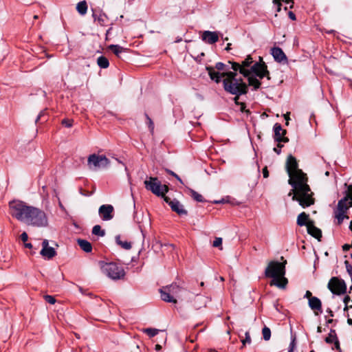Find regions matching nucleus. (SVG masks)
I'll list each match as a JSON object with an SVG mask.
<instances>
[{
  "label": "nucleus",
  "mask_w": 352,
  "mask_h": 352,
  "mask_svg": "<svg viewBox=\"0 0 352 352\" xmlns=\"http://www.w3.org/2000/svg\"><path fill=\"white\" fill-rule=\"evenodd\" d=\"M274 138L275 140L278 142H287L289 139L286 137H284L286 133V130L283 129L282 126L280 124H275L274 125Z\"/></svg>",
  "instance_id": "16"
},
{
  "label": "nucleus",
  "mask_w": 352,
  "mask_h": 352,
  "mask_svg": "<svg viewBox=\"0 0 352 352\" xmlns=\"http://www.w3.org/2000/svg\"><path fill=\"white\" fill-rule=\"evenodd\" d=\"M280 7H281V3H278V4H277V12L280 11V9H281Z\"/></svg>",
  "instance_id": "52"
},
{
  "label": "nucleus",
  "mask_w": 352,
  "mask_h": 352,
  "mask_svg": "<svg viewBox=\"0 0 352 352\" xmlns=\"http://www.w3.org/2000/svg\"><path fill=\"white\" fill-rule=\"evenodd\" d=\"M245 339H243V340H241L242 344H243V346L245 345V344H247V343H248V344H250V343H251V341H252L251 338H250V333H249L248 331H247V332L245 333Z\"/></svg>",
  "instance_id": "35"
},
{
  "label": "nucleus",
  "mask_w": 352,
  "mask_h": 352,
  "mask_svg": "<svg viewBox=\"0 0 352 352\" xmlns=\"http://www.w3.org/2000/svg\"><path fill=\"white\" fill-rule=\"evenodd\" d=\"M317 331H318V333H321V332H322V327H320V326H319V327H318V328H317Z\"/></svg>",
  "instance_id": "55"
},
{
  "label": "nucleus",
  "mask_w": 352,
  "mask_h": 352,
  "mask_svg": "<svg viewBox=\"0 0 352 352\" xmlns=\"http://www.w3.org/2000/svg\"><path fill=\"white\" fill-rule=\"evenodd\" d=\"M347 322L349 324H352V319H348Z\"/></svg>",
  "instance_id": "57"
},
{
  "label": "nucleus",
  "mask_w": 352,
  "mask_h": 352,
  "mask_svg": "<svg viewBox=\"0 0 352 352\" xmlns=\"http://www.w3.org/2000/svg\"><path fill=\"white\" fill-rule=\"evenodd\" d=\"M244 108H245V104L241 103V111H243Z\"/></svg>",
  "instance_id": "56"
},
{
  "label": "nucleus",
  "mask_w": 352,
  "mask_h": 352,
  "mask_svg": "<svg viewBox=\"0 0 352 352\" xmlns=\"http://www.w3.org/2000/svg\"><path fill=\"white\" fill-rule=\"evenodd\" d=\"M347 190L344 197L341 199L334 210V217L338 225L341 224L344 219H349L346 214L348 210L352 207V184L347 185Z\"/></svg>",
  "instance_id": "6"
},
{
  "label": "nucleus",
  "mask_w": 352,
  "mask_h": 352,
  "mask_svg": "<svg viewBox=\"0 0 352 352\" xmlns=\"http://www.w3.org/2000/svg\"><path fill=\"white\" fill-rule=\"evenodd\" d=\"M280 1L281 0H273V3L277 5L278 4V3H280Z\"/></svg>",
  "instance_id": "54"
},
{
  "label": "nucleus",
  "mask_w": 352,
  "mask_h": 352,
  "mask_svg": "<svg viewBox=\"0 0 352 352\" xmlns=\"http://www.w3.org/2000/svg\"><path fill=\"white\" fill-rule=\"evenodd\" d=\"M116 241L118 245H120L122 248L125 250H129L131 248V244L129 242L127 241H122L121 240L120 236H117L116 237Z\"/></svg>",
  "instance_id": "29"
},
{
  "label": "nucleus",
  "mask_w": 352,
  "mask_h": 352,
  "mask_svg": "<svg viewBox=\"0 0 352 352\" xmlns=\"http://www.w3.org/2000/svg\"><path fill=\"white\" fill-rule=\"evenodd\" d=\"M314 296H312V294L310 291H307L305 295V298H308L309 300L314 298Z\"/></svg>",
  "instance_id": "43"
},
{
  "label": "nucleus",
  "mask_w": 352,
  "mask_h": 352,
  "mask_svg": "<svg viewBox=\"0 0 352 352\" xmlns=\"http://www.w3.org/2000/svg\"><path fill=\"white\" fill-rule=\"evenodd\" d=\"M214 69V70L215 71V69L218 70V71H225L226 70V66L224 63H221V62H219L217 63H216L214 67H212Z\"/></svg>",
  "instance_id": "33"
},
{
  "label": "nucleus",
  "mask_w": 352,
  "mask_h": 352,
  "mask_svg": "<svg viewBox=\"0 0 352 352\" xmlns=\"http://www.w3.org/2000/svg\"><path fill=\"white\" fill-rule=\"evenodd\" d=\"M62 124L65 125L66 127H71L73 124V121L72 120L65 119L62 121Z\"/></svg>",
  "instance_id": "38"
},
{
  "label": "nucleus",
  "mask_w": 352,
  "mask_h": 352,
  "mask_svg": "<svg viewBox=\"0 0 352 352\" xmlns=\"http://www.w3.org/2000/svg\"><path fill=\"white\" fill-rule=\"evenodd\" d=\"M109 164V159L103 155L91 154L87 159L89 168L94 170L105 168Z\"/></svg>",
  "instance_id": "10"
},
{
  "label": "nucleus",
  "mask_w": 352,
  "mask_h": 352,
  "mask_svg": "<svg viewBox=\"0 0 352 352\" xmlns=\"http://www.w3.org/2000/svg\"><path fill=\"white\" fill-rule=\"evenodd\" d=\"M97 63L100 67L103 69L107 68L109 65L108 59L102 56L98 58Z\"/></svg>",
  "instance_id": "28"
},
{
  "label": "nucleus",
  "mask_w": 352,
  "mask_h": 352,
  "mask_svg": "<svg viewBox=\"0 0 352 352\" xmlns=\"http://www.w3.org/2000/svg\"><path fill=\"white\" fill-rule=\"evenodd\" d=\"M38 18V16L37 15H34V19H36Z\"/></svg>",
  "instance_id": "62"
},
{
  "label": "nucleus",
  "mask_w": 352,
  "mask_h": 352,
  "mask_svg": "<svg viewBox=\"0 0 352 352\" xmlns=\"http://www.w3.org/2000/svg\"><path fill=\"white\" fill-rule=\"evenodd\" d=\"M262 334L263 339L266 341L269 340L271 338V331L270 328L265 326L262 329Z\"/></svg>",
  "instance_id": "31"
},
{
  "label": "nucleus",
  "mask_w": 352,
  "mask_h": 352,
  "mask_svg": "<svg viewBox=\"0 0 352 352\" xmlns=\"http://www.w3.org/2000/svg\"><path fill=\"white\" fill-rule=\"evenodd\" d=\"M87 3L85 1H80L76 5V10L81 15H85L87 12Z\"/></svg>",
  "instance_id": "26"
},
{
  "label": "nucleus",
  "mask_w": 352,
  "mask_h": 352,
  "mask_svg": "<svg viewBox=\"0 0 352 352\" xmlns=\"http://www.w3.org/2000/svg\"><path fill=\"white\" fill-rule=\"evenodd\" d=\"M41 115L40 114V115L38 116V118H37V119H36V122H38V120L41 118Z\"/></svg>",
  "instance_id": "59"
},
{
  "label": "nucleus",
  "mask_w": 352,
  "mask_h": 352,
  "mask_svg": "<svg viewBox=\"0 0 352 352\" xmlns=\"http://www.w3.org/2000/svg\"><path fill=\"white\" fill-rule=\"evenodd\" d=\"M349 274L352 276V266H346Z\"/></svg>",
  "instance_id": "49"
},
{
  "label": "nucleus",
  "mask_w": 352,
  "mask_h": 352,
  "mask_svg": "<svg viewBox=\"0 0 352 352\" xmlns=\"http://www.w3.org/2000/svg\"><path fill=\"white\" fill-rule=\"evenodd\" d=\"M45 300L50 304L54 305L56 302V299L52 296L46 295L44 296Z\"/></svg>",
  "instance_id": "37"
},
{
  "label": "nucleus",
  "mask_w": 352,
  "mask_h": 352,
  "mask_svg": "<svg viewBox=\"0 0 352 352\" xmlns=\"http://www.w3.org/2000/svg\"><path fill=\"white\" fill-rule=\"evenodd\" d=\"M329 314H331V316H333L332 311L329 310Z\"/></svg>",
  "instance_id": "60"
},
{
  "label": "nucleus",
  "mask_w": 352,
  "mask_h": 352,
  "mask_svg": "<svg viewBox=\"0 0 352 352\" xmlns=\"http://www.w3.org/2000/svg\"><path fill=\"white\" fill-rule=\"evenodd\" d=\"M188 192L189 195L197 201L203 202L204 201V197L201 195L196 192L195 190L188 188Z\"/></svg>",
  "instance_id": "27"
},
{
  "label": "nucleus",
  "mask_w": 352,
  "mask_h": 352,
  "mask_svg": "<svg viewBox=\"0 0 352 352\" xmlns=\"http://www.w3.org/2000/svg\"><path fill=\"white\" fill-rule=\"evenodd\" d=\"M145 188L151 191L154 195L158 197H163L164 198L166 192H168V187L166 185H162L157 177H150L144 182Z\"/></svg>",
  "instance_id": "8"
},
{
  "label": "nucleus",
  "mask_w": 352,
  "mask_h": 352,
  "mask_svg": "<svg viewBox=\"0 0 352 352\" xmlns=\"http://www.w3.org/2000/svg\"><path fill=\"white\" fill-rule=\"evenodd\" d=\"M40 254L44 258L51 259L56 256V252L54 248L49 246L48 240L44 239L42 242V250Z\"/></svg>",
  "instance_id": "13"
},
{
  "label": "nucleus",
  "mask_w": 352,
  "mask_h": 352,
  "mask_svg": "<svg viewBox=\"0 0 352 352\" xmlns=\"http://www.w3.org/2000/svg\"><path fill=\"white\" fill-rule=\"evenodd\" d=\"M328 289L336 295H342L346 292L345 282L338 277H332L328 283Z\"/></svg>",
  "instance_id": "11"
},
{
  "label": "nucleus",
  "mask_w": 352,
  "mask_h": 352,
  "mask_svg": "<svg viewBox=\"0 0 352 352\" xmlns=\"http://www.w3.org/2000/svg\"><path fill=\"white\" fill-rule=\"evenodd\" d=\"M108 48L118 57L121 58V54L126 52L127 49L124 48L118 45H110Z\"/></svg>",
  "instance_id": "22"
},
{
  "label": "nucleus",
  "mask_w": 352,
  "mask_h": 352,
  "mask_svg": "<svg viewBox=\"0 0 352 352\" xmlns=\"http://www.w3.org/2000/svg\"><path fill=\"white\" fill-rule=\"evenodd\" d=\"M231 43H228L226 50L229 51L230 50Z\"/></svg>",
  "instance_id": "53"
},
{
  "label": "nucleus",
  "mask_w": 352,
  "mask_h": 352,
  "mask_svg": "<svg viewBox=\"0 0 352 352\" xmlns=\"http://www.w3.org/2000/svg\"><path fill=\"white\" fill-rule=\"evenodd\" d=\"M222 239L221 237H217L215 238L214 241H213V246L215 248H220L221 250H222Z\"/></svg>",
  "instance_id": "34"
},
{
  "label": "nucleus",
  "mask_w": 352,
  "mask_h": 352,
  "mask_svg": "<svg viewBox=\"0 0 352 352\" xmlns=\"http://www.w3.org/2000/svg\"><path fill=\"white\" fill-rule=\"evenodd\" d=\"M202 40L208 44H213L218 41L219 35L217 32L204 31L201 36Z\"/></svg>",
  "instance_id": "17"
},
{
  "label": "nucleus",
  "mask_w": 352,
  "mask_h": 352,
  "mask_svg": "<svg viewBox=\"0 0 352 352\" xmlns=\"http://www.w3.org/2000/svg\"><path fill=\"white\" fill-rule=\"evenodd\" d=\"M312 221H310L309 219V215L307 214L305 212L299 214L297 217V224L300 226H306L307 227V224Z\"/></svg>",
  "instance_id": "21"
},
{
  "label": "nucleus",
  "mask_w": 352,
  "mask_h": 352,
  "mask_svg": "<svg viewBox=\"0 0 352 352\" xmlns=\"http://www.w3.org/2000/svg\"><path fill=\"white\" fill-rule=\"evenodd\" d=\"M272 55L274 60L278 63H287V58L281 48L275 47L272 49Z\"/></svg>",
  "instance_id": "18"
},
{
  "label": "nucleus",
  "mask_w": 352,
  "mask_h": 352,
  "mask_svg": "<svg viewBox=\"0 0 352 352\" xmlns=\"http://www.w3.org/2000/svg\"><path fill=\"white\" fill-rule=\"evenodd\" d=\"M92 16L94 22L100 26H106L109 23V17L101 10H93Z\"/></svg>",
  "instance_id": "15"
},
{
  "label": "nucleus",
  "mask_w": 352,
  "mask_h": 352,
  "mask_svg": "<svg viewBox=\"0 0 352 352\" xmlns=\"http://www.w3.org/2000/svg\"><path fill=\"white\" fill-rule=\"evenodd\" d=\"M232 65L233 72H239L244 77L248 78V85L253 87L254 89H258L261 86L260 80L266 77L270 80V72L263 58L259 57V61L254 63L251 56H248L241 63L229 62Z\"/></svg>",
  "instance_id": "2"
},
{
  "label": "nucleus",
  "mask_w": 352,
  "mask_h": 352,
  "mask_svg": "<svg viewBox=\"0 0 352 352\" xmlns=\"http://www.w3.org/2000/svg\"><path fill=\"white\" fill-rule=\"evenodd\" d=\"M220 280L223 281L224 280L223 277H220Z\"/></svg>",
  "instance_id": "61"
},
{
  "label": "nucleus",
  "mask_w": 352,
  "mask_h": 352,
  "mask_svg": "<svg viewBox=\"0 0 352 352\" xmlns=\"http://www.w3.org/2000/svg\"><path fill=\"white\" fill-rule=\"evenodd\" d=\"M263 177H264L265 178L268 177V176H269V172H268V170H267V166H265V168H263Z\"/></svg>",
  "instance_id": "41"
},
{
  "label": "nucleus",
  "mask_w": 352,
  "mask_h": 352,
  "mask_svg": "<svg viewBox=\"0 0 352 352\" xmlns=\"http://www.w3.org/2000/svg\"><path fill=\"white\" fill-rule=\"evenodd\" d=\"M146 118L148 120V124L149 129H150L151 132L153 133V130H154L153 122L152 121V120L150 118V117L147 114H146Z\"/></svg>",
  "instance_id": "36"
},
{
  "label": "nucleus",
  "mask_w": 352,
  "mask_h": 352,
  "mask_svg": "<svg viewBox=\"0 0 352 352\" xmlns=\"http://www.w3.org/2000/svg\"><path fill=\"white\" fill-rule=\"evenodd\" d=\"M295 338L293 339V340L292 341V342L290 343L289 344V349H292V351H294V348H295Z\"/></svg>",
  "instance_id": "46"
},
{
  "label": "nucleus",
  "mask_w": 352,
  "mask_h": 352,
  "mask_svg": "<svg viewBox=\"0 0 352 352\" xmlns=\"http://www.w3.org/2000/svg\"><path fill=\"white\" fill-rule=\"evenodd\" d=\"M59 206H60V208H63V205H62V204L60 202H59Z\"/></svg>",
  "instance_id": "63"
},
{
  "label": "nucleus",
  "mask_w": 352,
  "mask_h": 352,
  "mask_svg": "<svg viewBox=\"0 0 352 352\" xmlns=\"http://www.w3.org/2000/svg\"><path fill=\"white\" fill-rule=\"evenodd\" d=\"M208 75L211 80L219 83L222 78L223 88L226 91L235 95L234 101L237 103L239 96L248 92V86L242 78H237V73L234 72H226L220 73L214 71L212 67H206Z\"/></svg>",
  "instance_id": "4"
},
{
  "label": "nucleus",
  "mask_w": 352,
  "mask_h": 352,
  "mask_svg": "<svg viewBox=\"0 0 352 352\" xmlns=\"http://www.w3.org/2000/svg\"><path fill=\"white\" fill-rule=\"evenodd\" d=\"M77 243L80 248L85 252H90L92 250L91 244L85 239H78Z\"/></svg>",
  "instance_id": "24"
},
{
  "label": "nucleus",
  "mask_w": 352,
  "mask_h": 352,
  "mask_svg": "<svg viewBox=\"0 0 352 352\" xmlns=\"http://www.w3.org/2000/svg\"><path fill=\"white\" fill-rule=\"evenodd\" d=\"M307 232L310 235H311L312 236H314V238L317 239L319 241L320 240V238L322 237V232L319 228H316L314 226V221L309 222L307 224Z\"/></svg>",
  "instance_id": "19"
},
{
  "label": "nucleus",
  "mask_w": 352,
  "mask_h": 352,
  "mask_svg": "<svg viewBox=\"0 0 352 352\" xmlns=\"http://www.w3.org/2000/svg\"><path fill=\"white\" fill-rule=\"evenodd\" d=\"M164 201L168 204L171 209L177 212L178 214H186L187 211L184 209L183 205L177 200H171L168 197H164Z\"/></svg>",
  "instance_id": "14"
},
{
  "label": "nucleus",
  "mask_w": 352,
  "mask_h": 352,
  "mask_svg": "<svg viewBox=\"0 0 352 352\" xmlns=\"http://www.w3.org/2000/svg\"><path fill=\"white\" fill-rule=\"evenodd\" d=\"M283 146L278 142V148H274V151L277 153V154H279L280 153V148L282 147Z\"/></svg>",
  "instance_id": "44"
},
{
  "label": "nucleus",
  "mask_w": 352,
  "mask_h": 352,
  "mask_svg": "<svg viewBox=\"0 0 352 352\" xmlns=\"http://www.w3.org/2000/svg\"><path fill=\"white\" fill-rule=\"evenodd\" d=\"M350 300V297L349 296H346L344 298V300H343V302L345 305H347L348 302H349Z\"/></svg>",
  "instance_id": "48"
},
{
  "label": "nucleus",
  "mask_w": 352,
  "mask_h": 352,
  "mask_svg": "<svg viewBox=\"0 0 352 352\" xmlns=\"http://www.w3.org/2000/svg\"><path fill=\"white\" fill-rule=\"evenodd\" d=\"M288 352H294V351H292V349H289Z\"/></svg>",
  "instance_id": "64"
},
{
  "label": "nucleus",
  "mask_w": 352,
  "mask_h": 352,
  "mask_svg": "<svg viewBox=\"0 0 352 352\" xmlns=\"http://www.w3.org/2000/svg\"><path fill=\"white\" fill-rule=\"evenodd\" d=\"M143 331L144 333H146L150 337H154L155 336H156L159 330L157 329L147 328V329H144L143 330Z\"/></svg>",
  "instance_id": "32"
},
{
  "label": "nucleus",
  "mask_w": 352,
  "mask_h": 352,
  "mask_svg": "<svg viewBox=\"0 0 352 352\" xmlns=\"http://www.w3.org/2000/svg\"><path fill=\"white\" fill-rule=\"evenodd\" d=\"M278 261H270L265 270V275L267 278H272L270 285H275L278 288L284 289L287 285V279L285 277V264Z\"/></svg>",
  "instance_id": "5"
},
{
  "label": "nucleus",
  "mask_w": 352,
  "mask_h": 352,
  "mask_svg": "<svg viewBox=\"0 0 352 352\" xmlns=\"http://www.w3.org/2000/svg\"><path fill=\"white\" fill-rule=\"evenodd\" d=\"M284 118L286 120V125L289 124V113L287 112V113L284 114Z\"/></svg>",
  "instance_id": "45"
},
{
  "label": "nucleus",
  "mask_w": 352,
  "mask_h": 352,
  "mask_svg": "<svg viewBox=\"0 0 352 352\" xmlns=\"http://www.w3.org/2000/svg\"><path fill=\"white\" fill-rule=\"evenodd\" d=\"M207 298L203 296H197L195 297L193 306L196 309H199L201 307L206 306Z\"/></svg>",
  "instance_id": "25"
},
{
  "label": "nucleus",
  "mask_w": 352,
  "mask_h": 352,
  "mask_svg": "<svg viewBox=\"0 0 352 352\" xmlns=\"http://www.w3.org/2000/svg\"><path fill=\"white\" fill-rule=\"evenodd\" d=\"M325 342L329 344L334 342L336 348H339V342L337 339L335 330H331L328 336L325 338Z\"/></svg>",
  "instance_id": "23"
},
{
  "label": "nucleus",
  "mask_w": 352,
  "mask_h": 352,
  "mask_svg": "<svg viewBox=\"0 0 352 352\" xmlns=\"http://www.w3.org/2000/svg\"><path fill=\"white\" fill-rule=\"evenodd\" d=\"M168 173L173 175V177H175L178 181H179L181 183H182V179H180V177L177 175L175 174L174 172H173L172 170H168Z\"/></svg>",
  "instance_id": "40"
},
{
  "label": "nucleus",
  "mask_w": 352,
  "mask_h": 352,
  "mask_svg": "<svg viewBox=\"0 0 352 352\" xmlns=\"http://www.w3.org/2000/svg\"><path fill=\"white\" fill-rule=\"evenodd\" d=\"M21 239L23 241V242H26L28 239V234L26 232H23L21 234Z\"/></svg>",
  "instance_id": "39"
},
{
  "label": "nucleus",
  "mask_w": 352,
  "mask_h": 352,
  "mask_svg": "<svg viewBox=\"0 0 352 352\" xmlns=\"http://www.w3.org/2000/svg\"><path fill=\"white\" fill-rule=\"evenodd\" d=\"M309 306L314 311L316 315H318L317 311H322V302L317 297H314L309 300Z\"/></svg>",
  "instance_id": "20"
},
{
  "label": "nucleus",
  "mask_w": 352,
  "mask_h": 352,
  "mask_svg": "<svg viewBox=\"0 0 352 352\" xmlns=\"http://www.w3.org/2000/svg\"><path fill=\"white\" fill-rule=\"evenodd\" d=\"M161 349H162V346H161L160 344H157L155 345V350H156L157 351H160V350H161Z\"/></svg>",
  "instance_id": "51"
},
{
  "label": "nucleus",
  "mask_w": 352,
  "mask_h": 352,
  "mask_svg": "<svg viewBox=\"0 0 352 352\" xmlns=\"http://www.w3.org/2000/svg\"><path fill=\"white\" fill-rule=\"evenodd\" d=\"M92 234L94 235L103 236L105 234V232L104 230H102L100 226L96 225V226H94V228L92 229Z\"/></svg>",
  "instance_id": "30"
},
{
  "label": "nucleus",
  "mask_w": 352,
  "mask_h": 352,
  "mask_svg": "<svg viewBox=\"0 0 352 352\" xmlns=\"http://www.w3.org/2000/svg\"><path fill=\"white\" fill-rule=\"evenodd\" d=\"M352 248V243L351 245H349V244H344L343 246H342V250L344 252H346L348 250H350V248Z\"/></svg>",
  "instance_id": "42"
},
{
  "label": "nucleus",
  "mask_w": 352,
  "mask_h": 352,
  "mask_svg": "<svg viewBox=\"0 0 352 352\" xmlns=\"http://www.w3.org/2000/svg\"><path fill=\"white\" fill-rule=\"evenodd\" d=\"M288 14H289V18L292 20H293V21L296 20V16H295L294 13H293L292 12H289Z\"/></svg>",
  "instance_id": "47"
},
{
  "label": "nucleus",
  "mask_w": 352,
  "mask_h": 352,
  "mask_svg": "<svg viewBox=\"0 0 352 352\" xmlns=\"http://www.w3.org/2000/svg\"><path fill=\"white\" fill-rule=\"evenodd\" d=\"M114 208L112 205H102L98 209L100 217L103 221H109L113 218Z\"/></svg>",
  "instance_id": "12"
},
{
  "label": "nucleus",
  "mask_w": 352,
  "mask_h": 352,
  "mask_svg": "<svg viewBox=\"0 0 352 352\" xmlns=\"http://www.w3.org/2000/svg\"><path fill=\"white\" fill-rule=\"evenodd\" d=\"M348 309H349V307L347 306V305H345V307L344 308V310L346 311Z\"/></svg>",
  "instance_id": "58"
},
{
  "label": "nucleus",
  "mask_w": 352,
  "mask_h": 352,
  "mask_svg": "<svg viewBox=\"0 0 352 352\" xmlns=\"http://www.w3.org/2000/svg\"><path fill=\"white\" fill-rule=\"evenodd\" d=\"M161 298L166 302L177 303V300H187V296L190 294L188 291L179 287L176 284H172L160 289Z\"/></svg>",
  "instance_id": "7"
},
{
  "label": "nucleus",
  "mask_w": 352,
  "mask_h": 352,
  "mask_svg": "<svg viewBox=\"0 0 352 352\" xmlns=\"http://www.w3.org/2000/svg\"><path fill=\"white\" fill-rule=\"evenodd\" d=\"M103 272L113 280H119L124 278V270L122 266L115 263H107L102 267Z\"/></svg>",
  "instance_id": "9"
},
{
  "label": "nucleus",
  "mask_w": 352,
  "mask_h": 352,
  "mask_svg": "<svg viewBox=\"0 0 352 352\" xmlns=\"http://www.w3.org/2000/svg\"><path fill=\"white\" fill-rule=\"evenodd\" d=\"M286 170L289 177L288 183L293 188L288 196H292V200L297 201L302 208L313 205L315 199L314 192L307 184L308 177L298 168L296 159L292 155H289L287 159Z\"/></svg>",
  "instance_id": "1"
},
{
  "label": "nucleus",
  "mask_w": 352,
  "mask_h": 352,
  "mask_svg": "<svg viewBox=\"0 0 352 352\" xmlns=\"http://www.w3.org/2000/svg\"><path fill=\"white\" fill-rule=\"evenodd\" d=\"M25 247L29 249H31L32 248V245L30 243H25L24 244Z\"/></svg>",
  "instance_id": "50"
},
{
  "label": "nucleus",
  "mask_w": 352,
  "mask_h": 352,
  "mask_svg": "<svg viewBox=\"0 0 352 352\" xmlns=\"http://www.w3.org/2000/svg\"><path fill=\"white\" fill-rule=\"evenodd\" d=\"M9 206L11 215L27 225L35 227H46L48 225L47 214L38 208L28 206L20 201H11Z\"/></svg>",
  "instance_id": "3"
}]
</instances>
